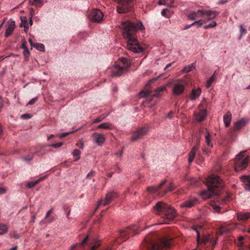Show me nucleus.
Instances as JSON below:
<instances>
[{
  "label": "nucleus",
  "instance_id": "nucleus-1",
  "mask_svg": "<svg viewBox=\"0 0 250 250\" xmlns=\"http://www.w3.org/2000/svg\"><path fill=\"white\" fill-rule=\"evenodd\" d=\"M205 184L208 190H204L201 193L203 198H208L212 195H215V198L210 201V205L214 211L219 213V203L218 195L219 193V176L211 174L205 179Z\"/></svg>",
  "mask_w": 250,
  "mask_h": 250
},
{
  "label": "nucleus",
  "instance_id": "nucleus-2",
  "mask_svg": "<svg viewBox=\"0 0 250 250\" xmlns=\"http://www.w3.org/2000/svg\"><path fill=\"white\" fill-rule=\"evenodd\" d=\"M143 245L149 250H168L172 246V239L168 236L156 241L155 236L151 233L146 237Z\"/></svg>",
  "mask_w": 250,
  "mask_h": 250
},
{
  "label": "nucleus",
  "instance_id": "nucleus-3",
  "mask_svg": "<svg viewBox=\"0 0 250 250\" xmlns=\"http://www.w3.org/2000/svg\"><path fill=\"white\" fill-rule=\"evenodd\" d=\"M155 214L168 221L173 220L176 216L175 210L163 202H158L153 207Z\"/></svg>",
  "mask_w": 250,
  "mask_h": 250
},
{
  "label": "nucleus",
  "instance_id": "nucleus-4",
  "mask_svg": "<svg viewBox=\"0 0 250 250\" xmlns=\"http://www.w3.org/2000/svg\"><path fill=\"white\" fill-rule=\"evenodd\" d=\"M123 37L126 41L128 50L135 53L143 51L144 48L139 43L135 32H123Z\"/></svg>",
  "mask_w": 250,
  "mask_h": 250
},
{
  "label": "nucleus",
  "instance_id": "nucleus-5",
  "mask_svg": "<svg viewBox=\"0 0 250 250\" xmlns=\"http://www.w3.org/2000/svg\"><path fill=\"white\" fill-rule=\"evenodd\" d=\"M197 232V241L198 245L201 246L205 249H207V250H212L213 248L215 246L217 237L216 234L214 235L213 234H208L204 235L201 238L198 229H194Z\"/></svg>",
  "mask_w": 250,
  "mask_h": 250
},
{
  "label": "nucleus",
  "instance_id": "nucleus-6",
  "mask_svg": "<svg viewBox=\"0 0 250 250\" xmlns=\"http://www.w3.org/2000/svg\"><path fill=\"white\" fill-rule=\"evenodd\" d=\"M216 16L215 11L211 10H198L196 12L191 11L187 14L188 18L191 20H196L198 18H202L205 19L211 20Z\"/></svg>",
  "mask_w": 250,
  "mask_h": 250
},
{
  "label": "nucleus",
  "instance_id": "nucleus-7",
  "mask_svg": "<svg viewBox=\"0 0 250 250\" xmlns=\"http://www.w3.org/2000/svg\"><path fill=\"white\" fill-rule=\"evenodd\" d=\"M120 27L123 30V31H137L145 29L143 23L140 21L135 22H132L130 21H123Z\"/></svg>",
  "mask_w": 250,
  "mask_h": 250
},
{
  "label": "nucleus",
  "instance_id": "nucleus-8",
  "mask_svg": "<svg viewBox=\"0 0 250 250\" xmlns=\"http://www.w3.org/2000/svg\"><path fill=\"white\" fill-rule=\"evenodd\" d=\"M130 65L127 60L123 58L116 62L111 70L112 75L113 76H120L125 72L129 67Z\"/></svg>",
  "mask_w": 250,
  "mask_h": 250
},
{
  "label": "nucleus",
  "instance_id": "nucleus-9",
  "mask_svg": "<svg viewBox=\"0 0 250 250\" xmlns=\"http://www.w3.org/2000/svg\"><path fill=\"white\" fill-rule=\"evenodd\" d=\"M92 243H94L93 245L91 247L89 245L87 246V249H90V250H96L101 245L99 242H94L93 240L90 241L88 237L86 236L81 243H76L72 245L70 250H74L76 249L77 250H86V245Z\"/></svg>",
  "mask_w": 250,
  "mask_h": 250
},
{
  "label": "nucleus",
  "instance_id": "nucleus-10",
  "mask_svg": "<svg viewBox=\"0 0 250 250\" xmlns=\"http://www.w3.org/2000/svg\"><path fill=\"white\" fill-rule=\"evenodd\" d=\"M245 151H241L236 156L235 169L239 172L245 169L248 166L249 158L244 157L243 154Z\"/></svg>",
  "mask_w": 250,
  "mask_h": 250
},
{
  "label": "nucleus",
  "instance_id": "nucleus-11",
  "mask_svg": "<svg viewBox=\"0 0 250 250\" xmlns=\"http://www.w3.org/2000/svg\"><path fill=\"white\" fill-rule=\"evenodd\" d=\"M119 233L120 237L118 239L117 241L120 243V240L126 241L130 236L135 235L137 234L138 232L134 227H128L125 229H121Z\"/></svg>",
  "mask_w": 250,
  "mask_h": 250
},
{
  "label": "nucleus",
  "instance_id": "nucleus-12",
  "mask_svg": "<svg viewBox=\"0 0 250 250\" xmlns=\"http://www.w3.org/2000/svg\"><path fill=\"white\" fill-rule=\"evenodd\" d=\"M118 5L117 11L119 13H124L131 11L132 8V0H115Z\"/></svg>",
  "mask_w": 250,
  "mask_h": 250
},
{
  "label": "nucleus",
  "instance_id": "nucleus-13",
  "mask_svg": "<svg viewBox=\"0 0 250 250\" xmlns=\"http://www.w3.org/2000/svg\"><path fill=\"white\" fill-rule=\"evenodd\" d=\"M185 82L182 80L174 81L172 85V92L174 95H180L184 91Z\"/></svg>",
  "mask_w": 250,
  "mask_h": 250
},
{
  "label": "nucleus",
  "instance_id": "nucleus-14",
  "mask_svg": "<svg viewBox=\"0 0 250 250\" xmlns=\"http://www.w3.org/2000/svg\"><path fill=\"white\" fill-rule=\"evenodd\" d=\"M216 25V22L214 21H211L209 23H203L202 22L201 20H199L197 21H195L192 23L186 25L184 28V30L188 29L191 26H196L197 27H200L203 29H210Z\"/></svg>",
  "mask_w": 250,
  "mask_h": 250
},
{
  "label": "nucleus",
  "instance_id": "nucleus-15",
  "mask_svg": "<svg viewBox=\"0 0 250 250\" xmlns=\"http://www.w3.org/2000/svg\"><path fill=\"white\" fill-rule=\"evenodd\" d=\"M148 131V128L147 127H139L132 133L131 140L135 141L141 139L146 135Z\"/></svg>",
  "mask_w": 250,
  "mask_h": 250
},
{
  "label": "nucleus",
  "instance_id": "nucleus-16",
  "mask_svg": "<svg viewBox=\"0 0 250 250\" xmlns=\"http://www.w3.org/2000/svg\"><path fill=\"white\" fill-rule=\"evenodd\" d=\"M88 18L92 22H99L103 18V14L98 9H94L88 15Z\"/></svg>",
  "mask_w": 250,
  "mask_h": 250
},
{
  "label": "nucleus",
  "instance_id": "nucleus-17",
  "mask_svg": "<svg viewBox=\"0 0 250 250\" xmlns=\"http://www.w3.org/2000/svg\"><path fill=\"white\" fill-rule=\"evenodd\" d=\"M118 195L117 193L115 192H108L106 194L105 198L104 199H101L98 205V207H99L101 205H103L104 206H106L109 204L115 198H117Z\"/></svg>",
  "mask_w": 250,
  "mask_h": 250
},
{
  "label": "nucleus",
  "instance_id": "nucleus-18",
  "mask_svg": "<svg viewBox=\"0 0 250 250\" xmlns=\"http://www.w3.org/2000/svg\"><path fill=\"white\" fill-rule=\"evenodd\" d=\"M198 203V200L196 198H191L181 203V208H190Z\"/></svg>",
  "mask_w": 250,
  "mask_h": 250
},
{
  "label": "nucleus",
  "instance_id": "nucleus-19",
  "mask_svg": "<svg viewBox=\"0 0 250 250\" xmlns=\"http://www.w3.org/2000/svg\"><path fill=\"white\" fill-rule=\"evenodd\" d=\"M199 134L205 136L206 142L208 146H212V144H211V136L206 128H201L199 129Z\"/></svg>",
  "mask_w": 250,
  "mask_h": 250
},
{
  "label": "nucleus",
  "instance_id": "nucleus-20",
  "mask_svg": "<svg viewBox=\"0 0 250 250\" xmlns=\"http://www.w3.org/2000/svg\"><path fill=\"white\" fill-rule=\"evenodd\" d=\"M92 138L95 143L99 146H102L105 140V138L103 134L94 133Z\"/></svg>",
  "mask_w": 250,
  "mask_h": 250
},
{
  "label": "nucleus",
  "instance_id": "nucleus-21",
  "mask_svg": "<svg viewBox=\"0 0 250 250\" xmlns=\"http://www.w3.org/2000/svg\"><path fill=\"white\" fill-rule=\"evenodd\" d=\"M241 181H242V186L246 190L250 192V175H243L241 177Z\"/></svg>",
  "mask_w": 250,
  "mask_h": 250
},
{
  "label": "nucleus",
  "instance_id": "nucleus-22",
  "mask_svg": "<svg viewBox=\"0 0 250 250\" xmlns=\"http://www.w3.org/2000/svg\"><path fill=\"white\" fill-rule=\"evenodd\" d=\"M201 93V89L200 88H193L189 94L188 98L191 101L196 100Z\"/></svg>",
  "mask_w": 250,
  "mask_h": 250
},
{
  "label": "nucleus",
  "instance_id": "nucleus-23",
  "mask_svg": "<svg viewBox=\"0 0 250 250\" xmlns=\"http://www.w3.org/2000/svg\"><path fill=\"white\" fill-rule=\"evenodd\" d=\"M139 96L140 97H145L146 99L145 103L148 104L151 103L154 97H157L156 95L153 94L150 95L148 92L144 91H141L139 93Z\"/></svg>",
  "mask_w": 250,
  "mask_h": 250
},
{
  "label": "nucleus",
  "instance_id": "nucleus-24",
  "mask_svg": "<svg viewBox=\"0 0 250 250\" xmlns=\"http://www.w3.org/2000/svg\"><path fill=\"white\" fill-rule=\"evenodd\" d=\"M207 115L206 109H200V111L195 114L196 120L200 122L204 120Z\"/></svg>",
  "mask_w": 250,
  "mask_h": 250
},
{
  "label": "nucleus",
  "instance_id": "nucleus-25",
  "mask_svg": "<svg viewBox=\"0 0 250 250\" xmlns=\"http://www.w3.org/2000/svg\"><path fill=\"white\" fill-rule=\"evenodd\" d=\"M5 31H13L15 28V21L10 19L5 23Z\"/></svg>",
  "mask_w": 250,
  "mask_h": 250
},
{
  "label": "nucleus",
  "instance_id": "nucleus-26",
  "mask_svg": "<svg viewBox=\"0 0 250 250\" xmlns=\"http://www.w3.org/2000/svg\"><path fill=\"white\" fill-rule=\"evenodd\" d=\"M236 216L238 220L246 221L250 218V212H238Z\"/></svg>",
  "mask_w": 250,
  "mask_h": 250
},
{
  "label": "nucleus",
  "instance_id": "nucleus-27",
  "mask_svg": "<svg viewBox=\"0 0 250 250\" xmlns=\"http://www.w3.org/2000/svg\"><path fill=\"white\" fill-rule=\"evenodd\" d=\"M232 115L230 112L228 111L223 117V121L226 127L229 126L231 120Z\"/></svg>",
  "mask_w": 250,
  "mask_h": 250
},
{
  "label": "nucleus",
  "instance_id": "nucleus-28",
  "mask_svg": "<svg viewBox=\"0 0 250 250\" xmlns=\"http://www.w3.org/2000/svg\"><path fill=\"white\" fill-rule=\"evenodd\" d=\"M21 22L20 23V27H24V31H27L29 29L28 23L27 22V19L25 16L21 17Z\"/></svg>",
  "mask_w": 250,
  "mask_h": 250
},
{
  "label": "nucleus",
  "instance_id": "nucleus-29",
  "mask_svg": "<svg viewBox=\"0 0 250 250\" xmlns=\"http://www.w3.org/2000/svg\"><path fill=\"white\" fill-rule=\"evenodd\" d=\"M197 148V146H194L189 152L188 158V162L189 164H191L193 161Z\"/></svg>",
  "mask_w": 250,
  "mask_h": 250
},
{
  "label": "nucleus",
  "instance_id": "nucleus-30",
  "mask_svg": "<svg viewBox=\"0 0 250 250\" xmlns=\"http://www.w3.org/2000/svg\"><path fill=\"white\" fill-rule=\"evenodd\" d=\"M166 183V181H162L158 186L156 187H148L147 191L150 192H158L161 187L163 186Z\"/></svg>",
  "mask_w": 250,
  "mask_h": 250
},
{
  "label": "nucleus",
  "instance_id": "nucleus-31",
  "mask_svg": "<svg viewBox=\"0 0 250 250\" xmlns=\"http://www.w3.org/2000/svg\"><path fill=\"white\" fill-rule=\"evenodd\" d=\"M247 123L246 120L244 119H241L234 124V129L235 130H238L240 129L243 126H244Z\"/></svg>",
  "mask_w": 250,
  "mask_h": 250
},
{
  "label": "nucleus",
  "instance_id": "nucleus-32",
  "mask_svg": "<svg viewBox=\"0 0 250 250\" xmlns=\"http://www.w3.org/2000/svg\"><path fill=\"white\" fill-rule=\"evenodd\" d=\"M97 129H111L112 128V125L109 123H104L101 124L97 127Z\"/></svg>",
  "mask_w": 250,
  "mask_h": 250
},
{
  "label": "nucleus",
  "instance_id": "nucleus-33",
  "mask_svg": "<svg viewBox=\"0 0 250 250\" xmlns=\"http://www.w3.org/2000/svg\"><path fill=\"white\" fill-rule=\"evenodd\" d=\"M52 213V209H51L47 212L45 219L46 220V222L51 223L55 220V218L53 216H50V215Z\"/></svg>",
  "mask_w": 250,
  "mask_h": 250
},
{
  "label": "nucleus",
  "instance_id": "nucleus-34",
  "mask_svg": "<svg viewBox=\"0 0 250 250\" xmlns=\"http://www.w3.org/2000/svg\"><path fill=\"white\" fill-rule=\"evenodd\" d=\"M195 68V62H193L188 65L186 66L183 69L182 72L188 73L191 71L193 69Z\"/></svg>",
  "mask_w": 250,
  "mask_h": 250
},
{
  "label": "nucleus",
  "instance_id": "nucleus-35",
  "mask_svg": "<svg viewBox=\"0 0 250 250\" xmlns=\"http://www.w3.org/2000/svg\"><path fill=\"white\" fill-rule=\"evenodd\" d=\"M29 3L30 5L42 7L43 5L42 0H29Z\"/></svg>",
  "mask_w": 250,
  "mask_h": 250
},
{
  "label": "nucleus",
  "instance_id": "nucleus-36",
  "mask_svg": "<svg viewBox=\"0 0 250 250\" xmlns=\"http://www.w3.org/2000/svg\"><path fill=\"white\" fill-rule=\"evenodd\" d=\"M8 231L7 227L3 224L0 223V234H3L6 233Z\"/></svg>",
  "mask_w": 250,
  "mask_h": 250
},
{
  "label": "nucleus",
  "instance_id": "nucleus-37",
  "mask_svg": "<svg viewBox=\"0 0 250 250\" xmlns=\"http://www.w3.org/2000/svg\"><path fill=\"white\" fill-rule=\"evenodd\" d=\"M34 47H35L38 50L42 52L44 51V45L42 43H36L34 44Z\"/></svg>",
  "mask_w": 250,
  "mask_h": 250
},
{
  "label": "nucleus",
  "instance_id": "nucleus-38",
  "mask_svg": "<svg viewBox=\"0 0 250 250\" xmlns=\"http://www.w3.org/2000/svg\"><path fill=\"white\" fill-rule=\"evenodd\" d=\"M166 88L165 86H161V87H158L155 90V93L154 94V95H156L157 97H158L159 95V93L164 91L165 90H166Z\"/></svg>",
  "mask_w": 250,
  "mask_h": 250
},
{
  "label": "nucleus",
  "instance_id": "nucleus-39",
  "mask_svg": "<svg viewBox=\"0 0 250 250\" xmlns=\"http://www.w3.org/2000/svg\"><path fill=\"white\" fill-rule=\"evenodd\" d=\"M81 154V151L79 149H74L73 151L72 154L74 157H77V159L75 161L78 160L80 158V155Z\"/></svg>",
  "mask_w": 250,
  "mask_h": 250
},
{
  "label": "nucleus",
  "instance_id": "nucleus-40",
  "mask_svg": "<svg viewBox=\"0 0 250 250\" xmlns=\"http://www.w3.org/2000/svg\"><path fill=\"white\" fill-rule=\"evenodd\" d=\"M206 104V102L205 99H203L202 100L201 103L199 105V109H206L205 106Z\"/></svg>",
  "mask_w": 250,
  "mask_h": 250
},
{
  "label": "nucleus",
  "instance_id": "nucleus-41",
  "mask_svg": "<svg viewBox=\"0 0 250 250\" xmlns=\"http://www.w3.org/2000/svg\"><path fill=\"white\" fill-rule=\"evenodd\" d=\"M33 158V155H29L27 156L22 157V159L24 161L26 162H30L31 161Z\"/></svg>",
  "mask_w": 250,
  "mask_h": 250
},
{
  "label": "nucleus",
  "instance_id": "nucleus-42",
  "mask_svg": "<svg viewBox=\"0 0 250 250\" xmlns=\"http://www.w3.org/2000/svg\"><path fill=\"white\" fill-rule=\"evenodd\" d=\"M38 184V181H35V182H28L27 184V187L28 188H33L35 185Z\"/></svg>",
  "mask_w": 250,
  "mask_h": 250
},
{
  "label": "nucleus",
  "instance_id": "nucleus-43",
  "mask_svg": "<svg viewBox=\"0 0 250 250\" xmlns=\"http://www.w3.org/2000/svg\"><path fill=\"white\" fill-rule=\"evenodd\" d=\"M214 75H213L209 79V80L208 81V82L207 83L206 86L207 87H209L211 85L212 83L214 81Z\"/></svg>",
  "mask_w": 250,
  "mask_h": 250
},
{
  "label": "nucleus",
  "instance_id": "nucleus-44",
  "mask_svg": "<svg viewBox=\"0 0 250 250\" xmlns=\"http://www.w3.org/2000/svg\"><path fill=\"white\" fill-rule=\"evenodd\" d=\"M173 189H174L173 186L172 185V184H170L169 186V187L164 191L163 195H165V194H167V192L172 191L173 190Z\"/></svg>",
  "mask_w": 250,
  "mask_h": 250
},
{
  "label": "nucleus",
  "instance_id": "nucleus-45",
  "mask_svg": "<svg viewBox=\"0 0 250 250\" xmlns=\"http://www.w3.org/2000/svg\"><path fill=\"white\" fill-rule=\"evenodd\" d=\"M23 53L25 59L26 60H27L30 56V52H29V50L28 49H24Z\"/></svg>",
  "mask_w": 250,
  "mask_h": 250
},
{
  "label": "nucleus",
  "instance_id": "nucleus-46",
  "mask_svg": "<svg viewBox=\"0 0 250 250\" xmlns=\"http://www.w3.org/2000/svg\"><path fill=\"white\" fill-rule=\"evenodd\" d=\"M105 118V116H100L96 119H95L93 121V123H99L101 121H102L104 118Z\"/></svg>",
  "mask_w": 250,
  "mask_h": 250
},
{
  "label": "nucleus",
  "instance_id": "nucleus-47",
  "mask_svg": "<svg viewBox=\"0 0 250 250\" xmlns=\"http://www.w3.org/2000/svg\"><path fill=\"white\" fill-rule=\"evenodd\" d=\"M62 145H63V143L62 142H59V143H57L56 144H52L50 146H51L52 147H53L54 148H57L60 147L61 146H62Z\"/></svg>",
  "mask_w": 250,
  "mask_h": 250
},
{
  "label": "nucleus",
  "instance_id": "nucleus-48",
  "mask_svg": "<svg viewBox=\"0 0 250 250\" xmlns=\"http://www.w3.org/2000/svg\"><path fill=\"white\" fill-rule=\"evenodd\" d=\"M21 48H22L23 49H28L27 47V42H26V41L24 39H23L22 40V43H21Z\"/></svg>",
  "mask_w": 250,
  "mask_h": 250
},
{
  "label": "nucleus",
  "instance_id": "nucleus-49",
  "mask_svg": "<svg viewBox=\"0 0 250 250\" xmlns=\"http://www.w3.org/2000/svg\"><path fill=\"white\" fill-rule=\"evenodd\" d=\"M175 114V112L174 111H170L166 116V118H168L169 119H172L173 116Z\"/></svg>",
  "mask_w": 250,
  "mask_h": 250
},
{
  "label": "nucleus",
  "instance_id": "nucleus-50",
  "mask_svg": "<svg viewBox=\"0 0 250 250\" xmlns=\"http://www.w3.org/2000/svg\"><path fill=\"white\" fill-rule=\"evenodd\" d=\"M168 12V10L167 9H164L161 11V14L163 16H165L166 17H168V15L167 14V13Z\"/></svg>",
  "mask_w": 250,
  "mask_h": 250
},
{
  "label": "nucleus",
  "instance_id": "nucleus-51",
  "mask_svg": "<svg viewBox=\"0 0 250 250\" xmlns=\"http://www.w3.org/2000/svg\"><path fill=\"white\" fill-rule=\"evenodd\" d=\"M167 6L169 7H172L173 6L174 4V0H167Z\"/></svg>",
  "mask_w": 250,
  "mask_h": 250
},
{
  "label": "nucleus",
  "instance_id": "nucleus-52",
  "mask_svg": "<svg viewBox=\"0 0 250 250\" xmlns=\"http://www.w3.org/2000/svg\"><path fill=\"white\" fill-rule=\"evenodd\" d=\"M244 239V237L242 236H239L238 237V245L240 247H241L243 245V243H242V241Z\"/></svg>",
  "mask_w": 250,
  "mask_h": 250
},
{
  "label": "nucleus",
  "instance_id": "nucleus-53",
  "mask_svg": "<svg viewBox=\"0 0 250 250\" xmlns=\"http://www.w3.org/2000/svg\"><path fill=\"white\" fill-rule=\"evenodd\" d=\"M73 132L72 131V132H68L63 133L60 134L59 137L60 138H63V137H65L68 136V135L72 133Z\"/></svg>",
  "mask_w": 250,
  "mask_h": 250
},
{
  "label": "nucleus",
  "instance_id": "nucleus-54",
  "mask_svg": "<svg viewBox=\"0 0 250 250\" xmlns=\"http://www.w3.org/2000/svg\"><path fill=\"white\" fill-rule=\"evenodd\" d=\"M38 97H35L31 100L28 103V105H32L35 103V102L37 101Z\"/></svg>",
  "mask_w": 250,
  "mask_h": 250
},
{
  "label": "nucleus",
  "instance_id": "nucleus-55",
  "mask_svg": "<svg viewBox=\"0 0 250 250\" xmlns=\"http://www.w3.org/2000/svg\"><path fill=\"white\" fill-rule=\"evenodd\" d=\"M31 115L29 114H24L21 115V118L23 119H28L31 118Z\"/></svg>",
  "mask_w": 250,
  "mask_h": 250
},
{
  "label": "nucleus",
  "instance_id": "nucleus-56",
  "mask_svg": "<svg viewBox=\"0 0 250 250\" xmlns=\"http://www.w3.org/2000/svg\"><path fill=\"white\" fill-rule=\"evenodd\" d=\"M159 5H167V0H159L158 1Z\"/></svg>",
  "mask_w": 250,
  "mask_h": 250
},
{
  "label": "nucleus",
  "instance_id": "nucleus-57",
  "mask_svg": "<svg viewBox=\"0 0 250 250\" xmlns=\"http://www.w3.org/2000/svg\"><path fill=\"white\" fill-rule=\"evenodd\" d=\"M7 189L4 187H0V194H3L6 192Z\"/></svg>",
  "mask_w": 250,
  "mask_h": 250
},
{
  "label": "nucleus",
  "instance_id": "nucleus-58",
  "mask_svg": "<svg viewBox=\"0 0 250 250\" xmlns=\"http://www.w3.org/2000/svg\"><path fill=\"white\" fill-rule=\"evenodd\" d=\"M209 152H210L209 150H208L207 148H204L203 149V153L204 154L208 155V154L209 153Z\"/></svg>",
  "mask_w": 250,
  "mask_h": 250
},
{
  "label": "nucleus",
  "instance_id": "nucleus-59",
  "mask_svg": "<svg viewBox=\"0 0 250 250\" xmlns=\"http://www.w3.org/2000/svg\"><path fill=\"white\" fill-rule=\"evenodd\" d=\"M47 175H45L42 177H41L39 179H38L37 180H36L37 181H38V184L41 181H42L43 180H44L45 179H46L47 178Z\"/></svg>",
  "mask_w": 250,
  "mask_h": 250
},
{
  "label": "nucleus",
  "instance_id": "nucleus-60",
  "mask_svg": "<svg viewBox=\"0 0 250 250\" xmlns=\"http://www.w3.org/2000/svg\"><path fill=\"white\" fill-rule=\"evenodd\" d=\"M35 14V11L33 9V8H31L30 9V17H32Z\"/></svg>",
  "mask_w": 250,
  "mask_h": 250
},
{
  "label": "nucleus",
  "instance_id": "nucleus-61",
  "mask_svg": "<svg viewBox=\"0 0 250 250\" xmlns=\"http://www.w3.org/2000/svg\"><path fill=\"white\" fill-rule=\"evenodd\" d=\"M94 171H90L87 175L86 178H90L91 176H92L94 174Z\"/></svg>",
  "mask_w": 250,
  "mask_h": 250
},
{
  "label": "nucleus",
  "instance_id": "nucleus-62",
  "mask_svg": "<svg viewBox=\"0 0 250 250\" xmlns=\"http://www.w3.org/2000/svg\"><path fill=\"white\" fill-rule=\"evenodd\" d=\"M12 237L16 239H18L20 238V235L18 233H14L12 235Z\"/></svg>",
  "mask_w": 250,
  "mask_h": 250
},
{
  "label": "nucleus",
  "instance_id": "nucleus-63",
  "mask_svg": "<svg viewBox=\"0 0 250 250\" xmlns=\"http://www.w3.org/2000/svg\"><path fill=\"white\" fill-rule=\"evenodd\" d=\"M123 153V150H121L118 152L116 153V155L118 156L120 158H121L122 156V154Z\"/></svg>",
  "mask_w": 250,
  "mask_h": 250
},
{
  "label": "nucleus",
  "instance_id": "nucleus-64",
  "mask_svg": "<svg viewBox=\"0 0 250 250\" xmlns=\"http://www.w3.org/2000/svg\"><path fill=\"white\" fill-rule=\"evenodd\" d=\"M100 250H111V249L109 247H107L106 248H104L101 249Z\"/></svg>",
  "mask_w": 250,
  "mask_h": 250
}]
</instances>
